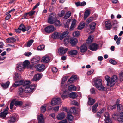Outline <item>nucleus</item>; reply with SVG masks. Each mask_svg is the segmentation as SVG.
<instances>
[{
	"mask_svg": "<svg viewBox=\"0 0 123 123\" xmlns=\"http://www.w3.org/2000/svg\"><path fill=\"white\" fill-rule=\"evenodd\" d=\"M93 19V18L92 17H90L87 18L86 22V24H88L91 22Z\"/></svg>",
	"mask_w": 123,
	"mask_h": 123,
	"instance_id": "nucleus-50",
	"label": "nucleus"
},
{
	"mask_svg": "<svg viewBox=\"0 0 123 123\" xmlns=\"http://www.w3.org/2000/svg\"><path fill=\"white\" fill-rule=\"evenodd\" d=\"M7 114V113L3 112L0 113V117L2 118H4L6 117Z\"/></svg>",
	"mask_w": 123,
	"mask_h": 123,
	"instance_id": "nucleus-47",
	"label": "nucleus"
},
{
	"mask_svg": "<svg viewBox=\"0 0 123 123\" xmlns=\"http://www.w3.org/2000/svg\"><path fill=\"white\" fill-rule=\"evenodd\" d=\"M77 79V77L76 76L74 75H72L68 80V82H70V83H73Z\"/></svg>",
	"mask_w": 123,
	"mask_h": 123,
	"instance_id": "nucleus-25",
	"label": "nucleus"
},
{
	"mask_svg": "<svg viewBox=\"0 0 123 123\" xmlns=\"http://www.w3.org/2000/svg\"><path fill=\"white\" fill-rule=\"evenodd\" d=\"M105 26L107 29H111L112 26L111 22L109 20L106 21L105 23Z\"/></svg>",
	"mask_w": 123,
	"mask_h": 123,
	"instance_id": "nucleus-17",
	"label": "nucleus"
},
{
	"mask_svg": "<svg viewBox=\"0 0 123 123\" xmlns=\"http://www.w3.org/2000/svg\"><path fill=\"white\" fill-rule=\"evenodd\" d=\"M14 100H12L10 104V108L11 109H12L14 105Z\"/></svg>",
	"mask_w": 123,
	"mask_h": 123,
	"instance_id": "nucleus-55",
	"label": "nucleus"
},
{
	"mask_svg": "<svg viewBox=\"0 0 123 123\" xmlns=\"http://www.w3.org/2000/svg\"><path fill=\"white\" fill-rule=\"evenodd\" d=\"M60 94L61 95V97L63 99L67 98L68 92L67 90H65L63 91V93L62 94V93Z\"/></svg>",
	"mask_w": 123,
	"mask_h": 123,
	"instance_id": "nucleus-28",
	"label": "nucleus"
},
{
	"mask_svg": "<svg viewBox=\"0 0 123 123\" xmlns=\"http://www.w3.org/2000/svg\"><path fill=\"white\" fill-rule=\"evenodd\" d=\"M118 22L117 21L114 20L112 22V24L114 29L116 28L118 26Z\"/></svg>",
	"mask_w": 123,
	"mask_h": 123,
	"instance_id": "nucleus-39",
	"label": "nucleus"
},
{
	"mask_svg": "<svg viewBox=\"0 0 123 123\" xmlns=\"http://www.w3.org/2000/svg\"><path fill=\"white\" fill-rule=\"evenodd\" d=\"M71 15V12L70 11L67 12L64 17V18L65 19H67L69 18Z\"/></svg>",
	"mask_w": 123,
	"mask_h": 123,
	"instance_id": "nucleus-41",
	"label": "nucleus"
},
{
	"mask_svg": "<svg viewBox=\"0 0 123 123\" xmlns=\"http://www.w3.org/2000/svg\"><path fill=\"white\" fill-rule=\"evenodd\" d=\"M93 38L91 35L88 37L87 41L86 43L88 44H90L92 43L93 41Z\"/></svg>",
	"mask_w": 123,
	"mask_h": 123,
	"instance_id": "nucleus-42",
	"label": "nucleus"
},
{
	"mask_svg": "<svg viewBox=\"0 0 123 123\" xmlns=\"http://www.w3.org/2000/svg\"><path fill=\"white\" fill-rule=\"evenodd\" d=\"M50 60V59L49 57L46 55L43 57L41 61L44 63H48Z\"/></svg>",
	"mask_w": 123,
	"mask_h": 123,
	"instance_id": "nucleus-23",
	"label": "nucleus"
},
{
	"mask_svg": "<svg viewBox=\"0 0 123 123\" xmlns=\"http://www.w3.org/2000/svg\"><path fill=\"white\" fill-rule=\"evenodd\" d=\"M76 23V21L75 19L73 20L72 22L71 26L70 28V30L72 31L75 27V25Z\"/></svg>",
	"mask_w": 123,
	"mask_h": 123,
	"instance_id": "nucleus-21",
	"label": "nucleus"
},
{
	"mask_svg": "<svg viewBox=\"0 0 123 123\" xmlns=\"http://www.w3.org/2000/svg\"><path fill=\"white\" fill-rule=\"evenodd\" d=\"M65 117V115L63 112H61L59 114L57 117V119L61 120L63 119Z\"/></svg>",
	"mask_w": 123,
	"mask_h": 123,
	"instance_id": "nucleus-15",
	"label": "nucleus"
},
{
	"mask_svg": "<svg viewBox=\"0 0 123 123\" xmlns=\"http://www.w3.org/2000/svg\"><path fill=\"white\" fill-rule=\"evenodd\" d=\"M32 53L31 52H25L24 53V55L26 56H29L30 55H31Z\"/></svg>",
	"mask_w": 123,
	"mask_h": 123,
	"instance_id": "nucleus-63",
	"label": "nucleus"
},
{
	"mask_svg": "<svg viewBox=\"0 0 123 123\" xmlns=\"http://www.w3.org/2000/svg\"><path fill=\"white\" fill-rule=\"evenodd\" d=\"M38 119L39 123H44V120L43 118V115L42 114H41L38 116Z\"/></svg>",
	"mask_w": 123,
	"mask_h": 123,
	"instance_id": "nucleus-27",
	"label": "nucleus"
},
{
	"mask_svg": "<svg viewBox=\"0 0 123 123\" xmlns=\"http://www.w3.org/2000/svg\"><path fill=\"white\" fill-rule=\"evenodd\" d=\"M87 49V46L85 44H84L80 47V50L81 52L83 53L86 51Z\"/></svg>",
	"mask_w": 123,
	"mask_h": 123,
	"instance_id": "nucleus-14",
	"label": "nucleus"
},
{
	"mask_svg": "<svg viewBox=\"0 0 123 123\" xmlns=\"http://www.w3.org/2000/svg\"><path fill=\"white\" fill-rule=\"evenodd\" d=\"M56 16L55 14H51L49 15L48 19V23L51 24L55 23V21Z\"/></svg>",
	"mask_w": 123,
	"mask_h": 123,
	"instance_id": "nucleus-4",
	"label": "nucleus"
},
{
	"mask_svg": "<svg viewBox=\"0 0 123 123\" xmlns=\"http://www.w3.org/2000/svg\"><path fill=\"white\" fill-rule=\"evenodd\" d=\"M34 42L33 40L31 39L26 44V46L27 47H29Z\"/></svg>",
	"mask_w": 123,
	"mask_h": 123,
	"instance_id": "nucleus-46",
	"label": "nucleus"
},
{
	"mask_svg": "<svg viewBox=\"0 0 123 123\" xmlns=\"http://www.w3.org/2000/svg\"><path fill=\"white\" fill-rule=\"evenodd\" d=\"M70 42L73 46H75L77 43L78 40L77 39L74 38H71Z\"/></svg>",
	"mask_w": 123,
	"mask_h": 123,
	"instance_id": "nucleus-13",
	"label": "nucleus"
},
{
	"mask_svg": "<svg viewBox=\"0 0 123 123\" xmlns=\"http://www.w3.org/2000/svg\"><path fill=\"white\" fill-rule=\"evenodd\" d=\"M118 77L117 76L115 75L113 76L110 81V87L113 86L115 83Z\"/></svg>",
	"mask_w": 123,
	"mask_h": 123,
	"instance_id": "nucleus-11",
	"label": "nucleus"
},
{
	"mask_svg": "<svg viewBox=\"0 0 123 123\" xmlns=\"http://www.w3.org/2000/svg\"><path fill=\"white\" fill-rule=\"evenodd\" d=\"M30 63L29 61L28 60H26L23 62V64L25 68L27 67L28 68H31V67L29 66Z\"/></svg>",
	"mask_w": 123,
	"mask_h": 123,
	"instance_id": "nucleus-26",
	"label": "nucleus"
},
{
	"mask_svg": "<svg viewBox=\"0 0 123 123\" xmlns=\"http://www.w3.org/2000/svg\"><path fill=\"white\" fill-rule=\"evenodd\" d=\"M65 11L64 10H62L61 12L60 13L58 14V15L60 17H62L65 14Z\"/></svg>",
	"mask_w": 123,
	"mask_h": 123,
	"instance_id": "nucleus-57",
	"label": "nucleus"
},
{
	"mask_svg": "<svg viewBox=\"0 0 123 123\" xmlns=\"http://www.w3.org/2000/svg\"><path fill=\"white\" fill-rule=\"evenodd\" d=\"M40 60V58L39 57L35 56L31 60V62L34 65L38 63Z\"/></svg>",
	"mask_w": 123,
	"mask_h": 123,
	"instance_id": "nucleus-12",
	"label": "nucleus"
},
{
	"mask_svg": "<svg viewBox=\"0 0 123 123\" xmlns=\"http://www.w3.org/2000/svg\"><path fill=\"white\" fill-rule=\"evenodd\" d=\"M90 14V11L88 10H86L84 13V19H86Z\"/></svg>",
	"mask_w": 123,
	"mask_h": 123,
	"instance_id": "nucleus-33",
	"label": "nucleus"
},
{
	"mask_svg": "<svg viewBox=\"0 0 123 123\" xmlns=\"http://www.w3.org/2000/svg\"><path fill=\"white\" fill-rule=\"evenodd\" d=\"M104 116L105 118L104 120L105 121L106 123H111L112 121L110 118L109 114L108 112H105Z\"/></svg>",
	"mask_w": 123,
	"mask_h": 123,
	"instance_id": "nucleus-10",
	"label": "nucleus"
},
{
	"mask_svg": "<svg viewBox=\"0 0 123 123\" xmlns=\"http://www.w3.org/2000/svg\"><path fill=\"white\" fill-rule=\"evenodd\" d=\"M30 81H26L24 82L23 87L25 89V92L26 93L31 92L35 88V85L31 86L30 85Z\"/></svg>",
	"mask_w": 123,
	"mask_h": 123,
	"instance_id": "nucleus-1",
	"label": "nucleus"
},
{
	"mask_svg": "<svg viewBox=\"0 0 123 123\" xmlns=\"http://www.w3.org/2000/svg\"><path fill=\"white\" fill-rule=\"evenodd\" d=\"M55 23V25L56 26H58L59 25H61V24H60V21L59 20H57L56 19V18L55 21V23Z\"/></svg>",
	"mask_w": 123,
	"mask_h": 123,
	"instance_id": "nucleus-53",
	"label": "nucleus"
},
{
	"mask_svg": "<svg viewBox=\"0 0 123 123\" xmlns=\"http://www.w3.org/2000/svg\"><path fill=\"white\" fill-rule=\"evenodd\" d=\"M46 110V107L43 106L41 108V111L42 113H44Z\"/></svg>",
	"mask_w": 123,
	"mask_h": 123,
	"instance_id": "nucleus-58",
	"label": "nucleus"
},
{
	"mask_svg": "<svg viewBox=\"0 0 123 123\" xmlns=\"http://www.w3.org/2000/svg\"><path fill=\"white\" fill-rule=\"evenodd\" d=\"M52 70L53 73H56L57 71V69L55 67H53L52 68Z\"/></svg>",
	"mask_w": 123,
	"mask_h": 123,
	"instance_id": "nucleus-64",
	"label": "nucleus"
},
{
	"mask_svg": "<svg viewBox=\"0 0 123 123\" xmlns=\"http://www.w3.org/2000/svg\"><path fill=\"white\" fill-rule=\"evenodd\" d=\"M102 80L100 79H97L95 80L94 83L95 86L97 89L102 90H104V87L102 85Z\"/></svg>",
	"mask_w": 123,
	"mask_h": 123,
	"instance_id": "nucleus-2",
	"label": "nucleus"
},
{
	"mask_svg": "<svg viewBox=\"0 0 123 123\" xmlns=\"http://www.w3.org/2000/svg\"><path fill=\"white\" fill-rule=\"evenodd\" d=\"M69 97L71 98L74 99L77 96V94L75 92H72L70 93Z\"/></svg>",
	"mask_w": 123,
	"mask_h": 123,
	"instance_id": "nucleus-35",
	"label": "nucleus"
},
{
	"mask_svg": "<svg viewBox=\"0 0 123 123\" xmlns=\"http://www.w3.org/2000/svg\"><path fill=\"white\" fill-rule=\"evenodd\" d=\"M119 77L120 80L123 81V72H121L119 74Z\"/></svg>",
	"mask_w": 123,
	"mask_h": 123,
	"instance_id": "nucleus-60",
	"label": "nucleus"
},
{
	"mask_svg": "<svg viewBox=\"0 0 123 123\" xmlns=\"http://www.w3.org/2000/svg\"><path fill=\"white\" fill-rule=\"evenodd\" d=\"M96 23H92L90 25V27L91 29L93 30L95 28Z\"/></svg>",
	"mask_w": 123,
	"mask_h": 123,
	"instance_id": "nucleus-48",
	"label": "nucleus"
},
{
	"mask_svg": "<svg viewBox=\"0 0 123 123\" xmlns=\"http://www.w3.org/2000/svg\"><path fill=\"white\" fill-rule=\"evenodd\" d=\"M30 103L26 104L22 106V107L24 108V109H27L30 106Z\"/></svg>",
	"mask_w": 123,
	"mask_h": 123,
	"instance_id": "nucleus-51",
	"label": "nucleus"
},
{
	"mask_svg": "<svg viewBox=\"0 0 123 123\" xmlns=\"http://www.w3.org/2000/svg\"><path fill=\"white\" fill-rule=\"evenodd\" d=\"M85 25V23L84 22H81L80 25L78 26V29L79 30H81L83 29Z\"/></svg>",
	"mask_w": 123,
	"mask_h": 123,
	"instance_id": "nucleus-37",
	"label": "nucleus"
},
{
	"mask_svg": "<svg viewBox=\"0 0 123 123\" xmlns=\"http://www.w3.org/2000/svg\"><path fill=\"white\" fill-rule=\"evenodd\" d=\"M10 83V82L8 81L5 83H2L1 86L4 89H6L8 87Z\"/></svg>",
	"mask_w": 123,
	"mask_h": 123,
	"instance_id": "nucleus-31",
	"label": "nucleus"
},
{
	"mask_svg": "<svg viewBox=\"0 0 123 123\" xmlns=\"http://www.w3.org/2000/svg\"><path fill=\"white\" fill-rule=\"evenodd\" d=\"M64 43L65 44H68L69 42V38H65L64 40Z\"/></svg>",
	"mask_w": 123,
	"mask_h": 123,
	"instance_id": "nucleus-59",
	"label": "nucleus"
},
{
	"mask_svg": "<svg viewBox=\"0 0 123 123\" xmlns=\"http://www.w3.org/2000/svg\"><path fill=\"white\" fill-rule=\"evenodd\" d=\"M24 84V82H23V80H20V81H18L15 82L14 85H13V87H15L18 86L23 85Z\"/></svg>",
	"mask_w": 123,
	"mask_h": 123,
	"instance_id": "nucleus-20",
	"label": "nucleus"
},
{
	"mask_svg": "<svg viewBox=\"0 0 123 123\" xmlns=\"http://www.w3.org/2000/svg\"><path fill=\"white\" fill-rule=\"evenodd\" d=\"M61 103V99L60 98H54L51 102V104L52 105L59 104Z\"/></svg>",
	"mask_w": 123,
	"mask_h": 123,
	"instance_id": "nucleus-8",
	"label": "nucleus"
},
{
	"mask_svg": "<svg viewBox=\"0 0 123 123\" xmlns=\"http://www.w3.org/2000/svg\"><path fill=\"white\" fill-rule=\"evenodd\" d=\"M117 110L119 112L123 111V107L121 104H118L117 106Z\"/></svg>",
	"mask_w": 123,
	"mask_h": 123,
	"instance_id": "nucleus-44",
	"label": "nucleus"
},
{
	"mask_svg": "<svg viewBox=\"0 0 123 123\" xmlns=\"http://www.w3.org/2000/svg\"><path fill=\"white\" fill-rule=\"evenodd\" d=\"M14 100V105L16 106H21L23 104V102L22 101H16V100Z\"/></svg>",
	"mask_w": 123,
	"mask_h": 123,
	"instance_id": "nucleus-32",
	"label": "nucleus"
},
{
	"mask_svg": "<svg viewBox=\"0 0 123 123\" xmlns=\"http://www.w3.org/2000/svg\"><path fill=\"white\" fill-rule=\"evenodd\" d=\"M60 35V33L57 32H54L52 35V37L53 39L58 38Z\"/></svg>",
	"mask_w": 123,
	"mask_h": 123,
	"instance_id": "nucleus-24",
	"label": "nucleus"
},
{
	"mask_svg": "<svg viewBox=\"0 0 123 123\" xmlns=\"http://www.w3.org/2000/svg\"><path fill=\"white\" fill-rule=\"evenodd\" d=\"M68 33V31H65L61 34L59 37V39L60 40L62 39L64 37L66 36Z\"/></svg>",
	"mask_w": 123,
	"mask_h": 123,
	"instance_id": "nucleus-22",
	"label": "nucleus"
},
{
	"mask_svg": "<svg viewBox=\"0 0 123 123\" xmlns=\"http://www.w3.org/2000/svg\"><path fill=\"white\" fill-rule=\"evenodd\" d=\"M95 100L94 99H92L91 98H89V101L88 102V104L90 105H92L94 103Z\"/></svg>",
	"mask_w": 123,
	"mask_h": 123,
	"instance_id": "nucleus-36",
	"label": "nucleus"
},
{
	"mask_svg": "<svg viewBox=\"0 0 123 123\" xmlns=\"http://www.w3.org/2000/svg\"><path fill=\"white\" fill-rule=\"evenodd\" d=\"M44 47L45 46L44 45H41L38 46L37 49L38 50H41L44 49Z\"/></svg>",
	"mask_w": 123,
	"mask_h": 123,
	"instance_id": "nucleus-52",
	"label": "nucleus"
},
{
	"mask_svg": "<svg viewBox=\"0 0 123 123\" xmlns=\"http://www.w3.org/2000/svg\"><path fill=\"white\" fill-rule=\"evenodd\" d=\"M25 68L23 63L21 62L18 63L17 66V70H19V71H23V69Z\"/></svg>",
	"mask_w": 123,
	"mask_h": 123,
	"instance_id": "nucleus-16",
	"label": "nucleus"
},
{
	"mask_svg": "<svg viewBox=\"0 0 123 123\" xmlns=\"http://www.w3.org/2000/svg\"><path fill=\"white\" fill-rule=\"evenodd\" d=\"M73 35L75 37L78 36L79 35L80 32L78 31H75L73 33Z\"/></svg>",
	"mask_w": 123,
	"mask_h": 123,
	"instance_id": "nucleus-54",
	"label": "nucleus"
},
{
	"mask_svg": "<svg viewBox=\"0 0 123 123\" xmlns=\"http://www.w3.org/2000/svg\"><path fill=\"white\" fill-rule=\"evenodd\" d=\"M69 54L71 55H76L77 54L78 52L77 50H73L69 51Z\"/></svg>",
	"mask_w": 123,
	"mask_h": 123,
	"instance_id": "nucleus-40",
	"label": "nucleus"
},
{
	"mask_svg": "<svg viewBox=\"0 0 123 123\" xmlns=\"http://www.w3.org/2000/svg\"><path fill=\"white\" fill-rule=\"evenodd\" d=\"M71 104L72 105H78L79 103L76 101L74 100L72 101Z\"/></svg>",
	"mask_w": 123,
	"mask_h": 123,
	"instance_id": "nucleus-61",
	"label": "nucleus"
},
{
	"mask_svg": "<svg viewBox=\"0 0 123 123\" xmlns=\"http://www.w3.org/2000/svg\"><path fill=\"white\" fill-rule=\"evenodd\" d=\"M18 116L17 114H14L9 117L7 121L8 123H14L18 118Z\"/></svg>",
	"mask_w": 123,
	"mask_h": 123,
	"instance_id": "nucleus-3",
	"label": "nucleus"
},
{
	"mask_svg": "<svg viewBox=\"0 0 123 123\" xmlns=\"http://www.w3.org/2000/svg\"><path fill=\"white\" fill-rule=\"evenodd\" d=\"M117 120L119 123H123V112H121L119 114Z\"/></svg>",
	"mask_w": 123,
	"mask_h": 123,
	"instance_id": "nucleus-19",
	"label": "nucleus"
},
{
	"mask_svg": "<svg viewBox=\"0 0 123 123\" xmlns=\"http://www.w3.org/2000/svg\"><path fill=\"white\" fill-rule=\"evenodd\" d=\"M25 27L24 25L23 24H21L19 25L18 29L20 30H21L23 32L25 31Z\"/></svg>",
	"mask_w": 123,
	"mask_h": 123,
	"instance_id": "nucleus-43",
	"label": "nucleus"
},
{
	"mask_svg": "<svg viewBox=\"0 0 123 123\" xmlns=\"http://www.w3.org/2000/svg\"><path fill=\"white\" fill-rule=\"evenodd\" d=\"M7 42L9 43H13L16 41V39L14 37H12L7 38L6 39Z\"/></svg>",
	"mask_w": 123,
	"mask_h": 123,
	"instance_id": "nucleus-30",
	"label": "nucleus"
},
{
	"mask_svg": "<svg viewBox=\"0 0 123 123\" xmlns=\"http://www.w3.org/2000/svg\"><path fill=\"white\" fill-rule=\"evenodd\" d=\"M68 50V48L60 47L58 49V52L60 55H62L66 53Z\"/></svg>",
	"mask_w": 123,
	"mask_h": 123,
	"instance_id": "nucleus-9",
	"label": "nucleus"
},
{
	"mask_svg": "<svg viewBox=\"0 0 123 123\" xmlns=\"http://www.w3.org/2000/svg\"><path fill=\"white\" fill-rule=\"evenodd\" d=\"M35 68L37 71L40 72L44 71L45 69V67L44 65L39 64L35 65Z\"/></svg>",
	"mask_w": 123,
	"mask_h": 123,
	"instance_id": "nucleus-5",
	"label": "nucleus"
},
{
	"mask_svg": "<svg viewBox=\"0 0 123 123\" xmlns=\"http://www.w3.org/2000/svg\"><path fill=\"white\" fill-rule=\"evenodd\" d=\"M55 30V28L53 25L48 26L44 29L45 31L49 33H51Z\"/></svg>",
	"mask_w": 123,
	"mask_h": 123,
	"instance_id": "nucleus-6",
	"label": "nucleus"
},
{
	"mask_svg": "<svg viewBox=\"0 0 123 123\" xmlns=\"http://www.w3.org/2000/svg\"><path fill=\"white\" fill-rule=\"evenodd\" d=\"M98 45L95 43H93L88 46L89 49L93 51L97 50L98 49Z\"/></svg>",
	"mask_w": 123,
	"mask_h": 123,
	"instance_id": "nucleus-7",
	"label": "nucleus"
},
{
	"mask_svg": "<svg viewBox=\"0 0 123 123\" xmlns=\"http://www.w3.org/2000/svg\"><path fill=\"white\" fill-rule=\"evenodd\" d=\"M68 90L72 91H75L76 90V88L75 86L73 85H71L69 86L68 88Z\"/></svg>",
	"mask_w": 123,
	"mask_h": 123,
	"instance_id": "nucleus-29",
	"label": "nucleus"
},
{
	"mask_svg": "<svg viewBox=\"0 0 123 123\" xmlns=\"http://www.w3.org/2000/svg\"><path fill=\"white\" fill-rule=\"evenodd\" d=\"M24 88L23 87V86H20L18 89V93L19 95H21L23 94Z\"/></svg>",
	"mask_w": 123,
	"mask_h": 123,
	"instance_id": "nucleus-38",
	"label": "nucleus"
},
{
	"mask_svg": "<svg viewBox=\"0 0 123 123\" xmlns=\"http://www.w3.org/2000/svg\"><path fill=\"white\" fill-rule=\"evenodd\" d=\"M94 70L93 69H91L90 71H88L87 73V75H90L92 74Z\"/></svg>",
	"mask_w": 123,
	"mask_h": 123,
	"instance_id": "nucleus-62",
	"label": "nucleus"
},
{
	"mask_svg": "<svg viewBox=\"0 0 123 123\" xmlns=\"http://www.w3.org/2000/svg\"><path fill=\"white\" fill-rule=\"evenodd\" d=\"M105 78L106 80L107 81V86H108L109 85H110L109 82L111 78L110 77L108 76H105Z\"/></svg>",
	"mask_w": 123,
	"mask_h": 123,
	"instance_id": "nucleus-49",
	"label": "nucleus"
},
{
	"mask_svg": "<svg viewBox=\"0 0 123 123\" xmlns=\"http://www.w3.org/2000/svg\"><path fill=\"white\" fill-rule=\"evenodd\" d=\"M73 116L70 114H69L67 115V118L68 121H72L73 120Z\"/></svg>",
	"mask_w": 123,
	"mask_h": 123,
	"instance_id": "nucleus-34",
	"label": "nucleus"
},
{
	"mask_svg": "<svg viewBox=\"0 0 123 123\" xmlns=\"http://www.w3.org/2000/svg\"><path fill=\"white\" fill-rule=\"evenodd\" d=\"M109 62L111 64L113 65H115L117 64V62L115 60H109Z\"/></svg>",
	"mask_w": 123,
	"mask_h": 123,
	"instance_id": "nucleus-56",
	"label": "nucleus"
},
{
	"mask_svg": "<svg viewBox=\"0 0 123 123\" xmlns=\"http://www.w3.org/2000/svg\"><path fill=\"white\" fill-rule=\"evenodd\" d=\"M67 76H65L63 77L62 79V80L61 83V86L62 88L63 87V84L65 82V81L67 79Z\"/></svg>",
	"mask_w": 123,
	"mask_h": 123,
	"instance_id": "nucleus-45",
	"label": "nucleus"
},
{
	"mask_svg": "<svg viewBox=\"0 0 123 123\" xmlns=\"http://www.w3.org/2000/svg\"><path fill=\"white\" fill-rule=\"evenodd\" d=\"M42 77V75L39 73H37L34 76L33 80L37 81L39 80Z\"/></svg>",
	"mask_w": 123,
	"mask_h": 123,
	"instance_id": "nucleus-18",
	"label": "nucleus"
}]
</instances>
